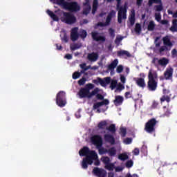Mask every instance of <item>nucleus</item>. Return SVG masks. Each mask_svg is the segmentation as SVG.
Returning a JSON list of instances; mask_svg holds the SVG:
<instances>
[{
    "label": "nucleus",
    "mask_w": 177,
    "mask_h": 177,
    "mask_svg": "<svg viewBox=\"0 0 177 177\" xmlns=\"http://www.w3.org/2000/svg\"><path fill=\"white\" fill-rule=\"evenodd\" d=\"M128 158H129V156H128L127 153H121L118 156V159L121 160V161H126Z\"/></svg>",
    "instance_id": "36"
},
{
    "label": "nucleus",
    "mask_w": 177,
    "mask_h": 177,
    "mask_svg": "<svg viewBox=\"0 0 177 177\" xmlns=\"http://www.w3.org/2000/svg\"><path fill=\"white\" fill-rule=\"evenodd\" d=\"M153 3H159L155 6L156 12H161L162 10V1L161 0H149L148 6H153Z\"/></svg>",
    "instance_id": "12"
},
{
    "label": "nucleus",
    "mask_w": 177,
    "mask_h": 177,
    "mask_svg": "<svg viewBox=\"0 0 177 177\" xmlns=\"http://www.w3.org/2000/svg\"><path fill=\"white\" fill-rule=\"evenodd\" d=\"M155 19H156V20H157L158 21H161V14H160V13H156V14H155Z\"/></svg>",
    "instance_id": "56"
},
{
    "label": "nucleus",
    "mask_w": 177,
    "mask_h": 177,
    "mask_svg": "<svg viewBox=\"0 0 177 177\" xmlns=\"http://www.w3.org/2000/svg\"><path fill=\"white\" fill-rule=\"evenodd\" d=\"M80 68L82 69V70H84V71H86L87 70H88V68L86 67V64H82L80 65Z\"/></svg>",
    "instance_id": "59"
},
{
    "label": "nucleus",
    "mask_w": 177,
    "mask_h": 177,
    "mask_svg": "<svg viewBox=\"0 0 177 177\" xmlns=\"http://www.w3.org/2000/svg\"><path fill=\"white\" fill-rule=\"evenodd\" d=\"M118 56L121 57V56H127V57H131V53L125 50H121L120 51H118Z\"/></svg>",
    "instance_id": "25"
},
{
    "label": "nucleus",
    "mask_w": 177,
    "mask_h": 177,
    "mask_svg": "<svg viewBox=\"0 0 177 177\" xmlns=\"http://www.w3.org/2000/svg\"><path fill=\"white\" fill-rule=\"evenodd\" d=\"M107 153L110 157H115L117 154V149L115 147H112L109 149H107Z\"/></svg>",
    "instance_id": "23"
},
{
    "label": "nucleus",
    "mask_w": 177,
    "mask_h": 177,
    "mask_svg": "<svg viewBox=\"0 0 177 177\" xmlns=\"http://www.w3.org/2000/svg\"><path fill=\"white\" fill-rule=\"evenodd\" d=\"M95 88V85L92 83H88L86 84L84 88H81L79 91L78 95L81 99H84V97H88L91 99L92 96L96 95L97 93H99V88H95L91 93V90Z\"/></svg>",
    "instance_id": "2"
},
{
    "label": "nucleus",
    "mask_w": 177,
    "mask_h": 177,
    "mask_svg": "<svg viewBox=\"0 0 177 177\" xmlns=\"http://www.w3.org/2000/svg\"><path fill=\"white\" fill-rule=\"evenodd\" d=\"M158 78V75H157V73H153V70L150 69L148 73V91H151V92H154V91L157 90V86L158 85V82H157Z\"/></svg>",
    "instance_id": "3"
},
{
    "label": "nucleus",
    "mask_w": 177,
    "mask_h": 177,
    "mask_svg": "<svg viewBox=\"0 0 177 177\" xmlns=\"http://www.w3.org/2000/svg\"><path fill=\"white\" fill-rule=\"evenodd\" d=\"M62 42H65L66 44L68 42V37L67 36V33H64L63 37L61 38Z\"/></svg>",
    "instance_id": "47"
},
{
    "label": "nucleus",
    "mask_w": 177,
    "mask_h": 177,
    "mask_svg": "<svg viewBox=\"0 0 177 177\" xmlns=\"http://www.w3.org/2000/svg\"><path fill=\"white\" fill-rule=\"evenodd\" d=\"M142 3H143V0H136L137 6H142Z\"/></svg>",
    "instance_id": "64"
},
{
    "label": "nucleus",
    "mask_w": 177,
    "mask_h": 177,
    "mask_svg": "<svg viewBox=\"0 0 177 177\" xmlns=\"http://www.w3.org/2000/svg\"><path fill=\"white\" fill-rule=\"evenodd\" d=\"M117 1V10L118 12V23L121 24L122 23V19L125 20L127 19V3L124 5V6H121V0Z\"/></svg>",
    "instance_id": "5"
},
{
    "label": "nucleus",
    "mask_w": 177,
    "mask_h": 177,
    "mask_svg": "<svg viewBox=\"0 0 177 177\" xmlns=\"http://www.w3.org/2000/svg\"><path fill=\"white\" fill-rule=\"evenodd\" d=\"M140 153V151L139 150V148H135L133 151V153L134 156H139V153Z\"/></svg>",
    "instance_id": "57"
},
{
    "label": "nucleus",
    "mask_w": 177,
    "mask_h": 177,
    "mask_svg": "<svg viewBox=\"0 0 177 177\" xmlns=\"http://www.w3.org/2000/svg\"><path fill=\"white\" fill-rule=\"evenodd\" d=\"M158 124V121L156 118H151L145 124V131L147 133H154L156 132V126Z\"/></svg>",
    "instance_id": "7"
},
{
    "label": "nucleus",
    "mask_w": 177,
    "mask_h": 177,
    "mask_svg": "<svg viewBox=\"0 0 177 177\" xmlns=\"http://www.w3.org/2000/svg\"><path fill=\"white\" fill-rule=\"evenodd\" d=\"M123 89H125V86L124 84L120 83L118 86L116 87V89L115 90V92H121V91H123Z\"/></svg>",
    "instance_id": "39"
},
{
    "label": "nucleus",
    "mask_w": 177,
    "mask_h": 177,
    "mask_svg": "<svg viewBox=\"0 0 177 177\" xmlns=\"http://www.w3.org/2000/svg\"><path fill=\"white\" fill-rule=\"evenodd\" d=\"M97 80L101 86H106L107 85L106 84V82L103 80L102 78L98 77Z\"/></svg>",
    "instance_id": "49"
},
{
    "label": "nucleus",
    "mask_w": 177,
    "mask_h": 177,
    "mask_svg": "<svg viewBox=\"0 0 177 177\" xmlns=\"http://www.w3.org/2000/svg\"><path fill=\"white\" fill-rule=\"evenodd\" d=\"M106 26H107V24L103 22H98L97 24V27H106Z\"/></svg>",
    "instance_id": "62"
},
{
    "label": "nucleus",
    "mask_w": 177,
    "mask_h": 177,
    "mask_svg": "<svg viewBox=\"0 0 177 177\" xmlns=\"http://www.w3.org/2000/svg\"><path fill=\"white\" fill-rule=\"evenodd\" d=\"M122 103H124V97L121 95H115V100H113V104H115V106H121Z\"/></svg>",
    "instance_id": "17"
},
{
    "label": "nucleus",
    "mask_w": 177,
    "mask_h": 177,
    "mask_svg": "<svg viewBox=\"0 0 177 177\" xmlns=\"http://www.w3.org/2000/svg\"><path fill=\"white\" fill-rule=\"evenodd\" d=\"M93 174L95 175V176L98 177H106L107 173L105 170L99 169L98 167H94L93 169ZM108 177H114V173L110 172L108 174Z\"/></svg>",
    "instance_id": "9"
},
{
    "label": "nucleus",
    "mask_w": 177,
    "mask_h": 177,
    "mask_svg": "<svg viewBox=\"0 0 177 177\" xmlns=\"http://www.w3.org/2000/svg\"><path fill=\"white\" fill-rule=\"evenodd\" d=\"M133 166V161H132V160H128L126 162L127 168H132Z\"/></svg>",
    "instance_id": "46"
},
{
    "label": "nucleus",
    "mask_w": 177,
    "mask_h": 177,
    "mask_svg": "<svg viewBox=\"0 0 177 177\" xmlns=\"http://www.w3.org/2000/svg\"><path fill=\"white\" fill-rule=\"evenodd\" d=\"M170 31L171 32H177V19H173L172 20V25L169 28Z\"/></svg>",
    "instance_id": "24"
},
{
    "label": "nucleus",
    "mask_w": 177,
    "mask_h": 177,
    "mask_svg": "<svg viewBox=\"0 0 177 177\" xmlns=\"http://www.w3.org/2000/svg\"><path fill=\"white\" fill-rule=\"evenodd\" d=\"M81 77V73L80 72H74L73 74L72 75V78L73 80H78Z\"/></svg>",
    "instance_id": "44"
},
{
    "label": "nucleus",
    "mask_w": 177,
    "mask_h": 177,
    "mask_svg": "<svg viewBox=\"0 0 177 177\" xmlns=\"http://www.w3.org/2000/svg\"><path fill=\"white\" fill-rule=\"evenodd\" d=\"M55 13H57L59 16H63L61 17V21L66 23V24H75L77 23V18L71 12H64L63 10L58 9L55 11Z\"/></svg>",
    "instance_id": "4"
},
{
    "label": "nucleus",
    "mask_w": 177,
    "mask_h": 177,
    "mask_svg": "<svg viewBox=\"0 0 177 177\" xmlns=\"http://www.w3.org/2000/svg\"><path fill=\"white\" fill-rule=\"evenodd\" d=\"M116 71L118 74H121V72L124 71V66L122 65H119L116 68Z\"/></svg>",
    "instance_id": "51"
},
{
    "label": "nucleus",
    "mask_w": 177,
    "mask_h": 177,
    "mask_svg": "<svg viewBox=\"0 0 177 177\" xmlns=\"http://www.w3.org/2000/svg\"><path fill=\"white\" fill-rule=\"evenodd\" d=\"M117 66H118V59H115L108 66V70L113 71Z\"/></svg>",
    "instance_id": "21"
},
{
    "label": "nucleus",
    "mask_w": 177,
    "mask_h": 177,
    "mask_svg": "<svg viewBox=\"0 0 177 177\" xmlns=\"http://www.w3.org/2000/svg\"><path fill=\"white\" fill-rule=\"evenodd\" d=\"M109 32L110 36H111L112 38H114V37H115V30H114V29H113L112 28H110L109 29Z\"/></svg>",
    "instance_id": "48"
},
{
    "label": "nucleus",
    "mask_w": 177,
    "mask_h": 177,
    "mask_svg": "<svg viewBox=\"0 0 177 177\" xmlns=\"http://www.w3.org/2000/svg\"><path fill=\"white\" fill-rule=\"evenodd\" d=\"M115 172H121L124 169L122 167L118 166L114 168Z\"/></svg>",
    "instance_id": "61"
},
{
    "label": "nucleus",
    "mask_w": 177,
    "mask_h": 177,
    "mask_svg": "<svg viewBox=\"0 0 177 177\" xmlns=\"http://www.w3.org/2000/svg\"><path fill=\"white\" fill-rule=\"evenodd\" d=\"M98 149V151H99V154L102 155V154H105V153H107V149H104V148H97Z\"/></svg>",
    "instance_id": "50"
},
{
    "label": "nucleus",
    "mask_w": 177,
    "mask_h": 177,
    "mask_svg": "<svg viewBox=\"0 0 177 177\" xmlns=\"http://www.w3.org/2000/svg\"><path fill=\"white\" fill-rule=\"evenodd\" d=\"M154 28H156V24H154V21H150L147 26L148 31H154Z\"/></svg>",
    "instance_id": "28"
},
{
    "label": "nucleus",
    "mask_w": 177,
    "mask_h": 177,
    "mask_svg": "<svg viewBox=\"0 0 177 177\" xmlns=\"http://www.w3.org/2000/svg\"><path fill=\"white\" fill-rule=\"evenodd\" d=\"M124 142L126 145H131V143H132V138H127L124 140Z\"/></svg>",
    "instance_id": "55"
},
{
    "label": "nucleus",
    "mask_w": 177,
    "mask_h": 177,
    "mask_svg": "<svg viewBox=\"0 0 177 177\" xmlns=\"http://www.w3.org/2000/svg\"><path fill=\"white\" fill-rule=\"evenodd\" d=\"M104 81H105V84L106 85H109V84H110V82H111V77H105Z\"/></svg>",
    "instance_id": "58"
},
{
    "label": "nucleus",
    "mask_w": 177,
    "mask_h": 177,
    "mask_svg": "<svg viewBox=\"0 0 177 177\" xmlns=\"http://www.w3.org/2000/svg\"><path fill=\"white\" fill-rule=\"evenodd\" d=\"M91 140L96 146L97 149H100L103 146V140H102V137L99 135L93 136L91 137Z\"/></svg>",
    "instance_id": "10"
},
{
    "label": "nucleus",
    "mask_w": 177,
    "mask_h": 177,
    "mask_svg": "<svg viewBox=\"0 0 177 177\" xmlns=\"http://www.w3.org/2000/svg\"><path fill=\"white\" fill-rule=\"evenodd\" d=\"M160 102H161V103H162L164 102H167V103H169L171 102V97H169V96H168V95H163L160 98Z\"/></svg>",
    "instance_id": "37"
},
{
    "label": "nucleus",
    "mask_w": 177,
    "mask_h": 177,
    "mask_svg": "<svg viewBox=\"0 0 177 177\" xmlns=\"http://www.w3.org/2000/svg\"><path fill=\"white\" fill-rule=\"evenodd\" d=\"M106 126L107 122L106 120L100 122L97 125L99 129H105Z\"/></svg>",
    "instance_id": "33"
},
{
    "label": "nucleus",
    "mask_w": 177,
    "mask_h": 177,
    "mask_svg": "<svg viewBox=\"0 0 177 177\" xmlns=\"http://www.w3.org/2000/svg\"><path fill=\"white\" fill-rule=\"evenodd\" d=\"M126 78H125V76L121 75H120V81L122 84H125V81H126Z\"/></svg>",
    "instance_id": "63"
},
{
    "label": "nucleus",
    "mask_w": 177,
    "mask_h": 177,
    "mask_svg": "<svg viewBox=\"0 0 177 177\" xmlns=\"http://www.w3.org/2000/svg\"><path fill=\"white\" fill-rule=\"evenodd\" d=\"M87 59L89 60V62H96L97 59H99V54L95 52L88 53L87 55Z\"/></svg>",
    "instance_id": "18"
},
{
    "label": "nucleus",
    "mask_w": 177,
    "mask_h": 177,
    "mask_svg": "<svg viewBox=\"0 0 177 177\" xmlns=\"http://www.w3.org/2000/svg\"><path fill=\"white\" fill-rule=\"evenodd\" d=\"M47 14L54 21H59V17L56 15L53 12H52L50 10H47Z\"/></svg>",
    "instance_id": "22"
},
{
    "label": "nucleus",
    "mask_w": 177,
    "mask_h": 177,
    "mask_svg": "<svg viewBox=\"0 0 177 177\" xmlns=\"http://www.w3.org/2000/svg\"><path fill=\"white\" fill-rule=\"evenodd\" d=\"M158 106V102L153 101L151 105L152 109H157Z\"/></svg>",
    "instance_id": "60"
},
{
    "label": "nucleus",
    "mask_w": 177,
    "mask_h": 177,
    "mask_svg": "<svg viewBox=\"0 0 177 177\" xmlns=\"http://www.w3.org/2000/svg\"><path fill=\"white\" fill-rule=\"evenodd\" d=\"M152 64L155 66V67H159L160 66V59L157 57H153L151 61Z\"/></svg>",
    "instance_id": "35"
},
{
    "label": "nucleus",
    "mask_w": 177,
    "mask_h": 177,
    "mask_svg": "<svg viewBox=\"0 0 177 177\" xmlns=\"http://www.w3.org/2000/svg\"><path fill=\"white\" fill-rule=\"evenodd\" d=\"M56 103L59 107H64L67 104L66 100V93L64 91H59L56 95Z\"/></svg>",
    "instance_id": "8"
},
{
    "label": "nucleus",
    "mask_w": 177,
    "mask_h": 177,
    "mask_svg": "<svg viewBox=\"0 0 177 177\" xmlns=\"http://www.w3.org/2000/svg\"><path fill=\"white\" fill-rule=\"evenodd\" d=\"M80 37V35H78V28H73L71 30V39L73 42L77 41Z\"/></svg>",
    "instance_id": "14"
},
{
    "label": "nucleus",
    "mask_w": 177,
    "mask_h": 177,
    "mask_svg": "<svg viewBox=\"0 0 177 177\" xmlns=\"http://www.w3.org/2000/svg\"><path fill=\"white\" fill-rule=\"evenodd\" d=\"M80 156H85L82 162V168L83 169H88V165H92L95 160H97V153L95 151H91L88 147H84L79 151Z\"/></svg>",
    "instance_id": "1"
},
{
    "label": "nucleus",
    "mask_w": 177,
    "mask_h": 177,
    "mask_svg": "<svg viewBox=\"0 0 177 177\" xmlns=\"http://www.w3.org/2000/svg\"><path fill=\"white\" fill-rule=\"evenodd\" d=\"M134 31L135 32H136V34H138V35H140V33L142 32V26L140 25V24L139 23L136 24Z\"/></svg>",
    "instance_id": "27"
},
{
    "label": "nucleus",
    "mask_w": 177,
    "mask_h": 177,
    "mask_svg": "<svg viewBox=\"0 0 177 177\" xmlns=\"http://www.w3.org/2000/svg\"><path fill=\"white\" fill-rule=\"evenodd\" d=\"M113 15H115V11L112 10L109 14V15L106 18V23H105V24H107V26H109V24H110V21L111 20V17H113Z\"/></svg>",
    "instance_id": "30"
},
{
    "label": "nucleus",
    "mask_w": 177,
    "mask_h": 177,
    "mask_svg": "<svg viewBox=\"0 0 177 177\" xmlns=\"http://www.w3.org/2000/svg\"><path fill=\"white\" fill-rule=\"evenodd\" d=\"M106 131H109V132H111V133H115V124H111L109 127L106 128Z\"/></svg>",
    "instance_id": "34"
},
{
    "label": "nucleus",
    "mask_w": 177,
    "mask_h": 177,
    "mask_svg": "<svg viewBox=\"0 0 177 177\" xmlns=\"http://www.w3.org/2000/svg\"><path fill=\"white\" fill-rule=\"evenodd\" d=\"M120 135H121L122 138H125L127 136V129L120 127Z\"/></svg>",
    "instance_id": "38"
},
{
    "label": "nucleus",
    "mask_w": 177,
    "mask_h": 177,
    "mask_svg": "<svg viewBox=\"0 0 177 177\" xmlns=\"http://www.w3.org/2000/svg\"><path fill=\"white\" fill-rule=\"evenodd\" d=\"M129 21H130L131 26H133V24H135V11H133L130 15V17H129Z\"/></svg>",
    "instance_id": "29"
},
{
    "label": "nucleus",
    "mask_w": 177,
    "mask_h": 177,
    "mask_svg": "<svg viewBox=\"0 0 177 177\" xmlns=\"http://www.w3.org/2000/svg\"><path fill=\"white\" fill-rule=\"evenodd\" d=\"M117 80H111V84H110V88L111 89V91L115 89V88H117Z\"/></svg>",
    "instance_id": "40"
},
{
    "label": "nucleus",
    "mask_w": 177,
    "mask_h": 177,
    "mask_svg": "<svg viewBox=\"0 0 177 177\" xmlns=\"http://www.w3.org/2000/svg\"><path fill=\"white\" fill-rule=\"evenodd\" d=\"M88 35V32H86V30H83L80 32V37L82 39H84V38H86V36Z\"/></svg>",
    "instance_id": "41"
},
{
    "label": "nucleus",
    "mask_w": 177,
    "mask_h": 177,
    "mask_svg": "<svg viewBox=\"0 0 177 177\" xmlns=\"http://www.w3.org/2000/svg\"><path fill=\"white\" fill-rule=\"evenodd\" d=\"M109 103L110 102L109 100H104L102 102L95 103L93 106V110H97V109H99V107H102V106H107Z\"/></svg>",
    "instance_id": "16"
},
{
    "label": "nucleus",
    "mask_w": 177,
    "mask_h": 177,
    "mask_svg": "<svg viewBox=\"0 0 177 177\" xmlns=\"http://www.w3.org/2000/svg\"><path fill=\"white\" fill-rule=\"evenodd\" d=\"M174 75V68H167L164 73V77L165 80H172V75Z\"/></svg>",
    "instance_id": "15"
},
{
    "label": "nucleus",
    "mask_w": 177,
    "mask_h": 177,
    "mask_svg": "<svg viewBox=\"0 0 177 177\" xmlns=\"http://www.w3.org/2000/svg\"><path fill=\"white\" fill-rule=\"evenodd\" d=\"M101 161L104 164V165H107L108 164H110V162L111 161L110 160V158L108 156H103L101 158Z\"/></svg>",
    "instance_id": "31"
},
{
    "label": "nucleus",
    "mask_w": 177,
    "mask_h": 177,
    "mask_svg": "<svg viewBox=\"0 0 177 177\" xmlns=\"http://www.w3.org/2000/svg\"><path fill=\"white\" fill-rule=\"evenodd\" d=\"M104 139L106 143H110L111 146L115 145V138L111 134L104 135Z\"/></svg>",
    "instance_id": "13"
},
{
    "label": "nucleus",
    "mask_w": 177,
    "mask_h": 177,
    "mask_svg": "<svg viewBox=\"0 0 177 177\" xmlns=\"http://www.w3.org/2000/svg\"><path fill=\"white\" fill-rule=\"evenodd\" d=\"M84 6H88V8L84 9V11H83V13H84V15H88L90 10H91V6H89V3H88V5H84Z\"/></svg>",
    "instance_id": "53"
},
{
    "label": "nucleus",
    "mask_w": 177,
    "mask_h": 177,
    "mask_svg": "<svg viewBox=\"0 0 177 177\" xmlns=\"http://www.w3.org/2000/svg\"><path fill=\"white\" fill-rule=\"evenodd\" d=\"M115 168V165L114 163H108V165H105V169H107L108 171H114V169Z\"/></svg>",
    "instance_id": "32"
},
{
    "label": "nucleus",
    "mask_w": 177,
    "mask_h": 177,
    "mask_svg": "<svg viewBox=\"0 0 177 177\" xmlns=\"http://www.w3.org/2000/svg\"><path fill=\"white\" fill-rule=\"evenodd\" d=\"M169 63V59L166 57H162L161 59H159V66H161V67H167V65Z\"/></svg>",
    "instance_id": "20"
},
{
    "label": "nucleus",
    "mask_w": 177,
    "mask_h": 177,
    "mask_svg": "<svg viewBox=\"0 0 177 177\" xmlns=\"http://www.w3.org/2000/svg\"><path fill=\"white\" fill-rule=\"evenodd\" d=\"M91 37L93 41L96 42H106V36L100 35L97 31H94L91 32Z\"/></svg>",
    "instance_id": "11"
},
{
    "label": "nucleus",
    "mask_w": 177,
    "mask_h": 177,
    "mask_svg": "<svg viewBox=\"0 0 177 177\" xmlns=\"http://www.w3.org/2000/svg\"><path fill=\"white\" fill-rule=\"evenodd\" d=\"M163 45L160 46L159 48V53L160 55H162V52H169L171 49H172V47L174 46V44H172V41H171V38H169V36H165L162 38Z\"/></svg>",
    "instance_id": "6"
},
{
    "label": "nucleus",
    "mask_w": 177,
    "mask_h": 177,
    "mask_svg": "<svg viewBox=\"0 0 177 177\" xmlns=\"http://www.w3.org/2000/svg\"><path fill=\"white\" fill-rule=\"evenodd\" d=\"M97 6H99V1H97V0H93L92 10L93 15H95V13H96V11L97 10Z\"/></svg>",
    "instance_id": "26"
},
{
    "label": "nucleus",
    "mask_w": 177,
    "mask_h": 177,
    "mask_svg": "<svg viewBox=\"0 0 177 177\" xmlns=\"http://www.w3.org/2000/svg\"><path fill=\"white\" fill-rule=\"evenodd\" d=\"M122 39H124V37L120 36V37H117L115 39V44L116 45H120V42H121V41H122Z\"/></svg>",
    "instance_id": "45"
},
{
    "label": "nucleus",
    "mask_w": 177,
    "mask_h": 177,
    "mask_svg": "<svg viewBox=\"0 0 177 177\" xmlns=\"http://www.w3.org/2000/svg\"><path fill=\"white\" fill-rule=\"evenodd\" d=\"M81 48V45L78 44H75L71 46V50H77V49H80Z\"/></svg>",
    "instance_id": "42"
},
{
    "label": "nucleus",
    "mask_w": 177,
    "mask_h": 177,
    "mask_svg": "<svg viewBox=\"0 0 177 177\" xmlns=\"http://www.w3.org/2000/svg\"><path fill=\"white\" fill-rule=\"evenodd\" d=\"M95 95H96V99L97 100H104V96H103V95L97 93Z\"/></svg>",
    "instance_id": "52"
},
{
    "label": "nucleus",
    "mask_w": 177,
    "mask_h": 177,
    "mask_svg": "<svg viewBox=\"0 0 177 177\" xmlns=\"http://www.w3.org/2000/svg\"><path fill=\"white\" fill-rule=\"evenodd\" d=\"M171 57L175 58L177 57V50L174 48L171 50Z\"/></svg>",
    "instance_id": "54"
},
{
    "label": "nucleus",
    "mask_w": 177,
    "mask_h": 177,
    "mask_svg": "<svg viewBox=\"0 0 177 177\" xmlns=\"http://www.w3.org/2000/svg\"><path fill=\"white\" fill-rule=\"evenodd\" d=\"M136 84L140 88H145L146 87V82H145V79L142 77H138L136 80Z\"/></svg>",
    "instance_id": "19"
},
{
    "label": "nucleus",
    "mask_w": 177,
    "mask_h": 177,
    "mask_svg": "<svg viewBox=\"0 0 177 177\" xmlns=\"http://www.w3.org/2000/svg\"><path fill=\"white\" fill-rule=\"evenodd\" d=\"M85 82H86V78L82 77L80 80H78L77 84L80 85V86H82V85H85Z\"/></svg>",
    "instance_id": "43"
}]
</instances>
